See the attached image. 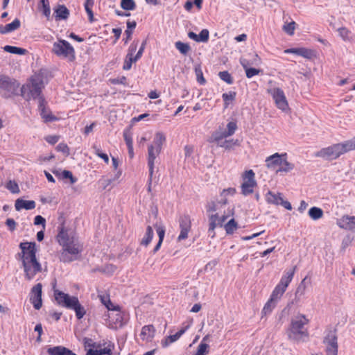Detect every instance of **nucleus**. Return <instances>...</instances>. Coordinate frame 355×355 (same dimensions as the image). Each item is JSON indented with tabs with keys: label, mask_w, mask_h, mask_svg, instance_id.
Returning <instances> with one entry per match:
<instances>
[{
	"label": "nucleus",
	"mask_w": 355,
	"mask_h": 355,
	"mask_svg": "<svg viewBox=\"0 0 355 355\" xmlns=\"http://www.w3.org/2000/svg\"><path fill=\"white\" fill-rule=\"evenodd\" d=\"M228 137H230V135H227V130H223L220 128L219 130L213 132L210 139V141H220V140H223Z\"/></svg>",
	"instance_id": "29"
},
{
	"label": "nucleus",
	"mask_w": 355,
	"mask_h": 355,
	"mask_svg": "<svg viewBox=\"0 0 355 355\" xmlns=\"http://www.w3.org/2000/svg\"><path fill=\"white\" fill-rule=\"evenodd\" d=\"M180 234L178 237V241H180L188 238V234L191 230V223L188 216H184L180 218Z\"/></svg>",
	"instance_id": "13"
},
{
	"label": "nucleus",
	"mask_w": 355,
	"mask_h": 355,
	"mask_svg": "<svg viewBox=\"0 0 355 355\" xmlns=\"http://www.w3.org/2000/svg\"><path fill=\"white\" fill-rule=\"evenodd\" d=\"M110 320L114 322L115 328L122 327L125 324L124 313L119 309Z\"/></svg>",
	"instance_id": "26"
},
{
	"label": "nucleus",
	"mask_w": 355,
	"mask_h": 355,
	"mask_svg": "<svg viewBox=\"0 0 355 355\" xmlns=\"http://www.w3.org/2000/svg\"><path fill=\"white\" fill-rule=\"evenodd\" d=\"M70 309L75 311L76 315L78 319H81L83 318L86 313L84 307L80 304L78 299L77 300V302L72 305V307Z\"/></svg>",
	"instance_id": "33"
},
{
	"label": "nucleus",
	"mask_w": 355,
	"mask_h": 355,
	"mask_svg": "<svg viewBox=\"0 0 355 355\" xmlns=\"http://www.w3.org/2000/svg\"><path fill=\"white\" fill-rule=\"evenodd\" d=\"M93 148L94 149L95 154L99 157L100 158L103 159L104 162L106 164L109 163V157L107 154L102 153L98 148H97L96 146H93Z\"/></svg>",
	"instance_id": "55"
},
{
	"label": "nucleus",
	"mask_w": 355,
	"mask_h": 355,
	"mask_svg": "<svg viewBox=\"0 0 355 355\" xmlns=\"http://www.w3.org/2000/svg\"><path fill=\"white\" fill-rule=\"evenodd\" d=\"M139 59H136V55L134 57L130 54H127L124 60L123 69V70H130L132 67V64L133 62H136Z\"/></svg>",
	"instance_id": "39"
},
{
	"label": "nucleus",
	"mask_w": 355,
	"mask_h": 355,
	"mask_svg": "<svg viewBox=\"0 0 355 355\" xmlns=\"http://www.w3.org/2000/svg\"><path fill=\"white\" fill-rule=\"evenodd\" d=\"M55 18V20H65L69 16V9L64 5H58L54 8Z\"/></svg>",
	"instance_id": "22"
},
{
	"label": "nucleus",
	"mask_w": 355,
	"mask_h": 355,
	"mask_svg": "<svg viewBox=\"0 0 355 355\" xmlns=\"http://www.w3.org/2000/svg\"><path fill=\"white\" fill-rule=\"evenodd\" d=\"M155 228H156L157 235L159 236V241H163L164 235H165L164 227H163L162 225H156Z\"/></svg>",
	"instance_id": "62"
},
{
	"label": "nucleus",
	"mask_w": 355,
	"mask_h": 355,
	"mask_svg": "<svg viewBox=\"0 0 355 355\" xmlns=\"http://www.w3.org/2000/svg\"><path fill=\"white\" fill-rule=\"evenodd\" d=\"M20 26V21L15 19L12 23L8 24L5 26L6 33L14 31L19 28Z\"/></svg>",
	"instance_id": "45"
},
{
	"label": "nucleus",
	"mask_w": 355,
	"mask_h": 355,
	"mask_svg": "<svg viewBox=\"0 0 355 355\" xmlns=\"http://www.w3.org/2000/svg\"><path fill=\"white\" fill-rule=\"evenodd\" d=\"M285 291H286L285 288H283L282 286H280L279 285L277 284L276 286V287L275 288V289L273 290V291L270 295V298L278 302Z\"/></svg>",
	"instance_id": "37"
},
{
	"label": "nucleus",
	"mask_w": 355,
	"mask_h": 355,
	"mask_svg": "<svg viewBox=\"0 0 355 355\" xmlns=\"http://www.w3.org/2000/svg\"><path fill=\"white\" fill-rule=\"evenodd\" d=\"M51 52L60 58L73 62L75 58V51L69 42L64 40H58L53 44Z\"/></svg>",
	"instance_id": "6"
},
{
	"label": "nucleus",
	"mask_w": 355,
	"mask_h": 355,
	"mask_svg": "<svg viewBox=\"0 0 355 355\" xmlns=\"http://www.w3.org/2000/svg\"><path fill=\"white\" fill-rule=\"evenodd\" d=\"M56 149L58 150V151H60V152H62L64 153V154H66L67 155H69V149L67 146V144H63V143H60L59 144L57 147H56Z\"/></svg>",
	"instance_id": "64"
},
{
	"label": "nucleus",
	"mask_w": 355,
	"mask_h": 355,
	"mask_svg": "<svg viewBox=\"0 0 355 355\" xmlns=\"http://www.w3.org/2000/svg\"><path fill=\"white\" fill-rule=\"evenodd\" d=\"M42 284H36L31 289V302L35 309L39 310L42 305Z\"/></svg>",
	"instance_id": "14"
},
{
	"label": "nucleus",
	"mask_w": 355,
	"mask_h": 355,
	"mask_svg": "<svg viewBox=\"0 0 355 355\" xmlns=\"http://www.w3.org/2000/svg\"><path fill=\"white\" fill-rule=\"evenodd\" d=\"M226 233L232 234L238 227V224L234 218L230 220L224 226Z\"/></svg>",
	"instance_id": "43"
},
{
	"label": "nucleus",
	"mask_w": 355,
	"mask_h": 355,
	"mask_svg": "<svg viewBox=\"0 0 355 355\" xmlns=\"http://www.w3.org/2000/svg\"><path fill=\"white\" fill-rule=\"evenodd\" d=\"M19 83L8 76L0 74V89L3 91V96L10 98L18 95Z\"/></svg>",
	"instance_id": "7"
},
{
	"label": "nucleus",
	"mask_w": 355,
	"mask_h": 355,
	"mask_svg": "<svg viewBox=\"0 0 355 355\" xmlns=\"http://www.w3.org/2000/svg\"><path fill=\"white\" fill-rule=\"evenodd\" d=\"M54 296L58 304L63 307L70 309L72 305L77 302L78 297L70 296L59 290H54Z\"/></svg>",
	"instance_id": "12"
},
{
	"label": "nucleus",
	"mask_w": 355,
	"mask_h": 355,
	"mask_svg": "<svg viewBox=\"0 0 355 355\" xmlns=\"http://www.w3.org/2000/svg\"><path fill=\"white\" fill-rule=\"evenodd\" d=\"M282 29L289 35H293L294 34V31L295 29V22L291 21L290 23L285 24L283 26Z\"/></svg>",
	"instance_id": "48"
},
{
	"label": "nucleus",
	"mask_w": 355,
	"mask_h": 355,
	"mask_svg": "<svg viewBox=\"0 0 355 355\" xmlns=\"http://www.w3.org/2000/svg\"><path fill=\"white\" fill-rule=\"evenodd\" d=\"M307 277H306L304 278L301 282L297 286L295 293V299L294 301L292 302H297L300 301L301 297L305 294L306 289V280Z\"/></svg>",
	"instance_id": "25"
},
{
	"label": "nucleus",
	"mask_w": 355,
	"mask_h": 355,
	"mask_svg": "<svg viewBox=\"0 0 355 355\" xmlns=\"http://www.w3.org/2000/svg\"><path fill=\"white\" fill-rule=\"evenodd\" d=\"M227 135L232 136L237 129L236 123L233 121L229 122L227 125Z\"/></svg>",
	"instance_id": "59"
},
{
	"label": "nucleus",
	"mask_w": 355,
	"mask_h": 355,
	"mask_svg": "<svg viewBox=\"0 0 355 355\" xmlns=\"http://www.w3.org/2000/svg\"><path fill=\"white\" fill-rule=\"evenodd\" d=\"M209 345H199L196 352L193 355H207L209 353Z\"/></svg>",
	"instance_id": "49"
},
{
	"label": "nucleus",
	"mask_w": 355,
	"mask_h": 355,
	"mask_svg": "<svg viewBox=\"0 0 355 355\" xmlns=\"http://www.w3.org/2000/svg\"><path fill=\"white\" fill-rule=\"evenodd\" d=\"M309 320L305 315L299 313L292 318L288 330V337L295 342H304L309 337L307 329L304 327Z\"/></svg>",
	"instance_id": "5"
},
{
	"label": "nucleus",
	"mask_w": 355,
	"mask_h": 355,
	"mask_svg": "<svg viewBox=\"0 0 355 355\" xmlns=\"http://www.w3.org/2000/svg\"><path fill=\"white\" fill-rule=\"evenodd\" d=\"M161 150L153 145H150L148 148V165L149 167L150 175L153 176L154 173L155 160Z\"/></svg>",
	"instance_id": "17"
},
{
	"label": "nucleus",
	"mask_w": 355,
	"mask_h": 355,
	"mask_svg": "<svg viewBox=\"0 0 355 355\" xmlns=\"http://www.w3.org/2000/svg\"><path fill=\"white\" fill-rule=\"evenodd\" d=\"M41 3L43 7V14L49 19L51 15V9L48 0H41Z\"/></svg>",
	"instance_id": "54"
},
{
	"label": "nucleus",
	"mask_w": 355,
	"mask_h": 355,
	"mask_svg": "<svg viewBox=\"0 0 355 355\" xmlns=\"http://www.w3.org/2000/svg\"><path fill=\"white\" fill-rule=\"evenodd\" d=\"M341 155L339 144H337L327 148H322L317 152L315 155L327 160H334L339 157Z\"/></svg>",
	"instance_id": "11"
},
{
	"label": "nucleus",
	"mask_w": 355,
	"mask_h": 355,
	"mask_svg": "<svg viewBox=\"0 0 355 355\" xmlns=\"http://www.w3.org/2000/svg\"><path fill=\"white\" fill-rule=\"evenodd\" d=\"M218 76L221 80H223V81L226 82L228 84H232L233 83V79L230 73L227 71L219 72Z\"/></svg>",
	"instance_id": "50"
},
{
	"label": "nucleus",
	"mask_w": 355,
	"mask_h": 355,
	"mask_svg": "<svg viewBox=\"0 0 355 355\" xmlns=\"http://www.w3.org/2000/svg\"><path fill=\"white\" fill-rule=\"evenodd\" d=\"M194 69H195V73H196V78H197V81L201 85L205 84L206 81H205V78L203 77V73H202L200 65V64L196 65Z\"/></svg>",
	"instance_id": "47"
},
{
	"label": "nucleus",
	"mask_w": 355,
	"mask_h": 355,
	"mask_svg": "<svg viewBox=\"0 0 355 355\" xmlns=\"http://www.w3.org/2000/svg\"><path fill=\"white\" fill-rule=\"evenodd\" d=\"M260 62H261V59L259 58V57L258 56L257 54L254 55V58L251 63L249 62V60H248L245 58H241V60H240V63H241V66L243 67V69H245V71L246 70V69L249 68V66L250 64H259L260 63Z\"/></svg>",
	"instance_id": "40"
},
{
	"label": "nucleus",
	"mask_w": 355,
	"mask_h": 355,
	"mask_svg": "<svg viewBox=\"0 0 355 355\" xmlns=\"http://www.w3.org/2000/svg\"><path fill=\"white\" fill-rule=\"evenodd\" d=\"M36 203L34 200H26L21 198H18L15 200V207L17 211H20L22 209L26 210H31L35 208Z\"/></svg>",
	"instance_id": "20"
},
{
	"label": "nucleus",
	"mask_w": 355,
	"mask_h": 355,
	"mask_svg": "<svg viewBox=\"0 0 355 355\" xmlns=\"http://www.w3.org/2000/svg\"><path fill=\"white\" fill-rule=\"evenodd\" d=\"M153 237V230L152 227L148 225L146 228V232L144 237L141 241V245L147 246L150 241H152Z\"/></svg>",
	"instance_id": "34"
},
{
	"label": "nucleus",
	"mask_w": 355,
	"mask_h": 355,
	"mask_svg": "<svg viewBox=\"0 0 355 355\" xmlns=\"http://www.w3.org/2000/svg\"><path fill=\"white\" fill-rule=\"evenodd\" d=\"M176 49L183 55H186L190 51L191 47L189 44L184 43L180 41L176 42L175 44Z\"/></svg>",
	"instance_id": "41"
},
{
	"label": "nucleus",
	"mask_w": 355,
	"mask_h": 355,
	"mask_svg": "<svg viewBox=\"0 0 355 355\" xmlns=\"http://www.w3.org/2000/svg\"><path fill=\"white\" fill-rule=\"evenodd\" d=\"M21 252L18 254L24 271L25 278L30 281L42 271V266L36 257V243L22 242L19 244Z\"/></svg>",
	"instance_id": "4"
},
{
	"label": "nucleus",
	"mask_w": 355,
	"mask_h": 355,
	"mask_svg": "<svg viewBox=\"0 0 355 355\" xmlns=\"http://www.w3.org/2000/svg\"><path fill=\"white\" fill-rule=\"evenodd\" d=\"M342 155L349 151L355 150V138L346 141L344 143L338 144Z\"/></svg>",
	"instance_id": "30"
},
{
	"label": "nucleus",
	"mask_w": 355,
	"mask_h": 355,
	"mask_svg": "<svg viewBox=\"0 0 355 355\" xmlns=\"http://www.w3.org/2000/svg\"><path fill=\"white\" fill-rule=\"evenodd\" d=\"M155 331V328L153 324L145 325L141 328L139 336L143 341L149 343L154 338Z\"/></svg>",
	"instance_id": "18"
},
{
	"label": "nucleus",
	"mask_w": 355,
	"mask_h": 355,
	"mask_svg": "<svg viewBox=\"0 0 355 355\" xmlns=\"http://www.w3.org/2000/svg\"><path fill=\"white\" fill-rule=\"evenodd\" d=\"M69 179L71 184H74L77 181V178L73 177L72 173L67 170L62 171V180Z\"/></svg>",
	"instance_id": "53"
},
{
	"label": "nucleus",
	"mask_w": 355,
	"mask_h": 355,
	"mask_svg": "<svg viewBox=\"0 0 355 355\" xmlns=\"http://www.w3.org/2000/svg\"><path fill=\"white\" fill-rule=\"evenodd\" d=\"M282 194L280 193H275L269 191L266 195V200L269 204L279 205L282 200Z\"/></svg>",
	"instance_id": "28"
},
{
	"label": "nucleus",
	"mask_w": 355,
	"mask_h": 355,
	"mask_svg": "<svg viewBox=\"0 0 355 355\" xmlns=\"http://www.w3.org/2000/svg\"><path fill=\"white\" fill-rule=\"evenodd\" d=\"M285 53H293L300 55L304 58L311 60L316 57V53L314 50L306 48H291L284 50Z\"/></svg>",
	"instance_id": "15"
},
{
	"label": "nucleus",
	"mask_w": 355,
	"mask_h": 355,
	"mask_svg": "<svg viewBox=\"0 0 355 355\" xmlns=\"http://www.w3.org/2000/svg\"><path fill=\"white\" fill-rule=\"evenodd\" d=\"M121 7L125 10H133L136 7L134 0H121Z\"/></svg>",
	"instance_id": "44"
},
{
	"label": "nucleus",
	"mask_w": 355,
	"mask_h": 355,
	"mask_svg": "<svg viewBox=\"0 0 355 355\" xmlns=\"http://www.w3.org/2000/svg\"><path fill=\"white\" fill-rule=\"evenodd\" d=\"M165 139V136L162 132H157L155 136L154 144L153 146L158 148V150H161Z\"/></svg>",
	"instance_id": "38"
},
{
	"label": "nucleus",
	"mask_w": 355,
	"mask_h": 355,
	"mask_svg": "<svg viewBox=\"0 0 355 355\" xmlns=\"http://www.w3.org/2000/svg\"><path fill=\"white\" fill-rule=\"evenodd\" d=\"M34 225H42L43 230H44L45 226H46V220L42 216H40V215L36 216L34 219Z\"/></svg>",
	"instance_id": "61"
},
{
	"label": "nucleus",
	"mask_w": 355,
	"mask_h": 355,
	"mask_svg": "<svg viewBox=\"0 0 355 355\" xmlns=\"http://www.w3.org/2000/svg\"><path fill=\"white\" fill-rule=\"evenodd\" d=\"M189 325L186 326L184 328L181 329L179 330L174 335H170L167 336L164 341H162V345L163 347H168L170 344L172 343L175 342L178 340L181 336L184 334V332L187 331V329L189 328Z\"/></svg>",
	"instance_id": "23"
},
{
	"label": "nucleus",
	"mask_w": 355,
	"mask_h": 355,
	"mask_svg": "<svg viewBox=\"0 0 355 355\" xmlns=\"http://www.w3.org/2000/svg\"><path fill=\"white\" fill-rule=\"evenodd\" d=\"M338 33L339 35L344 40H349V31L345 28L342 27L338 28Z\"/></svg>",
	"instance_id": "58"
},
{
	"label": "nucleus",
	"mask_w": 355,
	"mask_h": 355,
	"mask_svg": "<svg viewBox=\"0 0 355 355\" xmlns=\"http://www.w3.org/2000/svg\"><path fill=\"white\" fill-rule=\"evenodd\" d=\"M3 50L8 53L17 55H24L27 52L24 49L10 45L5 46Z\"/></svg>",
	"instance_id": "35"
},
{
	"label": "nucleus",
	"mask_w": 355,
	"mask_h": 355,
	"mask_svg": "<svg viewBox=\"0 0 355 355\" xmlns=\"http://www.w3.org/2000/svg\"><path fill=\"white\" fill-rule=\"evenodd\" d=\"M123 137L124 140L128 146H132V135L130 131L125 130L123 132Z\"/></svg>",
	"instance_id": "63"
},
{
	"label": "nucleus",
	"mask_w": 355,
	"mask_h": 355,
	"mask_svg": "<svg viewBox=\"0 0 355 355\" xmlns=\"http://www.w3.org/2000/svg\"><path fill=\"white\" fill-rule=\"evenodd\" d=\"M323 343L327 355H338V345L336 331H329L324 336Z\"/></svg>",
	"instance_id": "8"
},
{
	"label": "nucleus",
	"mask_w": 355,
	"mask_h": 355,
	"mask_svg": "<svg viewBox=\"0 0 355 355\" xmlns=\"http://www.w3.org/2000/svg\"><path fill=\"white\" fill-rule=\"evenodd\" d=\"M277 302L274 300L273 299L270 298L268 300V301L266 303L262 313L264 315H267L268 313H270L274 309V308L276 306Z\"/></svg>",
	"instance_id": "42"
},
{
	"label": "nucleus",
	"mask_w": 355,
	"mask_h": 355,
	"mask_svg": "<svg viewBox=\"0 0 355 355\" xmlns=\"http://www.w3.org/2000/svg\"><path fill=\"white\" fill-rule=\"evenodd\" d=\"M254 175V173L251 169L245 171L243 174L244 182L241 184V191L244 196L253 193L254 187L257 185Z\"/></svg>",
	"instance_id": "10"
},
{
	"label": "nucleus",
	"mask_w": 355,
	"mask_h": 355,
	"mask_svg": "<svg viewBox=\"0 0 355 355\" xmlns=\"http://www.w3.org/2000/svg\"><path fill=\"white\" fill-rule=\"evenodd\" d=\"M214 142L217 144L218 146L223 148L225 150H230V149L233 148V147L234 146L239 145L238 140H234V139H230V140L223 139V140H220V141H214Z\"/></svg>",
	"instance_id": "31"
},
{
	"label": "nucleus",
	"mask_w": 355,
	"mask_h": 355,
	"mask_svg": "<svg viewBox=\"0 0 355 355\" xmlns=\"http://www.w3.org/2000/svg\"><path fill=\"white\" fill-rule=\"evenodd\" d=\"M337 225L345 230L355 232V216L343 215L337 220Z\"/></svg>",
	"instance_id": "16"
},
{
	"label": "nucleus",
	"mask_w": 355,
	"mask_h": 355,
	"mask_svg": "<svg viewBox=\"0 0 355 355\" xmlns=\"http://www.w3.org/2000/svg\"><path fill=\"white\" fill-rule=\"evenodd\" d=\"M105 307L111 311L110 313H109V318H112L114 316V313L116 311H117L119 309H120L119 306L114 305L111 301L107 303V304L105 305Z\"/></svg>",
	"instance_id": "56"
},
{
	"label": "nucleus",
	"mask_w": 355,
	"mask_h": 355,
	"mask_svg": "<svg viewBox=\"0 0 355 355\" xmlns=\"http://www.w3.org/2000/svg\"><path fill=\"white\" fill-rule=\"evenodd\" d=\"M261 69H257L255 68H250V67H249L248 69H246V70H245V74L248 78H251L253 76L259 74V73H261Z\"/></svg>",
	"instance_id": "57"
},
{
	"label": "nucleus",
	"mask_w": 355,
	"mask_h": 355,
	"mask_svg": "<svg viewBox=\"0 0 355 355\" xmlns=\"http://www.w3.org/2000/svg\"><path fill=\"white\" fill-rule=\"evenodd\" d=\"M268 92L272 95L277 107L283 112H288L289 107L284 91L277 87L270 89Z\"/></svg>",
	"instance_id": "9"
},
{
	"label": "nucleus",
	"mask_w": 355,
	"mask_h": 355,
	"mask_svg": "<svg viewBox=\"0 0 355 355\" xmlns=\"http://www.w3.org/2000/svg\"><path fill=\"white\" fill-rule=\"evenodd\" d=\"M116 269V267L112 264H107L103 266L102 272L108 275L113 274Z\"/></svg>",
	"instance_id": "60"
},
{
	"label": "nucleus",
	"mask_w": 355,
	"mask_h": 355,
	"mask_svg": "<svg viewBox=\"0 0 355 355\" xmlns=\"http://www.w3.org/2000/svg\"><path fill=\"white\" fill-rule=\"evenodd\" d=\"M46 352L49 355H77L71 350L61 345L49 347Z\"/></svg>",
	"instance_id": "21"
},
{
	"label": "nucleus",
	"mask_w": 355,
	"mask_h": 355,
	"mask_svg": "<svg viewBox=\"0 0 355 355\" xmlns=\"http://www.w3.org/2000/svg\"><path fill=\"white\" fill-rule=\"evenodd\" d=\"M6 187L12 193H19L20 192L19 186L15 181L9 180Z\"/></svg>",
	"instance_id": "46"
},
{
	"label": "nucleus",
	"mask_w": 355,
	"mask_h": 355,
	"mask_svg": "<svg viewBox=\"0 0 355 355\" xmlns=\"http://www.w3.org/2000/svg\"><path fill=\"white\" fill-rule=\"evenodd\" d=\"M282 159V154L276 153L266 158V165L268 168L275 169L277 166L280 167Z\"/></svg>",
	"instance_id": "19"
},
{
	"label": "nucleus",
	"mask_w": 355,
	"mask_h": 355,
	"mask_svg": "<svg viewBox=\"0 0 355 355\" xmlns=\"http://www.w3.org/2000/svg\"><path fill=\"white\" fill-rule=\"evenodd\" d=\"M227 204V199L221 197L219 200H211L207 202L206 209L209 215V229L208 232L213 238L215 236V228L217 225L222 226L223 223L231 216L234 214V208H227L225 209Z\"/></svg>",
	"instance_id": "3"
},
{
	"label": "nucleus",
	"mask_w": 355,
	"mask_h": 355,
	"mask_svg": "<svg viewBox=\"0 0 355 355\" xmlns=\"http://www.w3.org/2000/svg\"><path fill=\"white\" fill-rule=\"evenodd\" d=\"M44 88V83L40 76L35 75L30 80V83L24 85L20 89L21 95L26 100L38 99V107L42 117L45 121H51L55 119L51 114H46L45 101L41 96L42 90Z\"/></svg>",
	"instance_id": "2"
},
{
	"label": "nucleus",
	"mask_w": 355,
	"mask_h": 355,
	"mask_svg": "<svg viewBox=\"0 0 355 355\" xmlns=\"http://www.w3.org/2000/svg\"><path fill=\"white\" fill-rule=\"evenodd\" d=\"M282 156H283V159L282 160L281 166L276 171L277 173H278V172H286V173H287V172H289V171H292L294 168V164L287 161V159H286V158H287L286 153L282 154Z\"/></svg>",
	"instance_id": "27"
},
{
	"label": "nucleus",
	"mask_w": 355,
	"mask_h": 355,
	"mask_svg": "<svg viewBox=\"0 0 355 355\" xmlns=\"http://www.w3.org/2000/svg\"><path fill=\"white\" fill-rule=\"evenodd\" d=\"M236 93L234 92H230L229 93H224L222 96L225 101V107H227L228 101H233L235 98Z\"/></svg>",
	"instance_id": "51"
},
{
	"label": "nucleus",
	"mask_w": 355,
	"mask_h": 355,
	"mask_svg": "<svg viewBox=\"0 0 355 355\" xmlns=\"http://www.w3.org/2000/svg\"><path fill=\"white\" fill-rule=\"evenodd\" d=\"M309 216L313 220H318L323 216V211L319 207H313L309 209Z\"/></svg>",
	"instance_id": "36"
},
{
	"label": "nucleus",
	"mask_w": 355,
	"mask_h": 355,
	"mask_svg": "<svg viewBox=\"0 0 355 355\" xmlns=\"http://www.w3.org/2000/svg\"><path fill=\"white\" fill-rule=\"evenodd\" d=\"M57 240L62 247L59 259L64 263H69L78 259L82 246L73 231L67 230L62 225L59 230Z\"/></svg>",
	"instance_id": "1"
},
{
	"label": "nucleus",
	"mask_w": 355,
	"mask_h": 355,
	"mask_svg": "<svg viewBox=\"0 0 355 355\" xmlns=\"http://www.w3.org/2000/svg\"><path fill=\"white\" fill-rule=\"evenodd\" d=\"M295 269L296 266H294L292 269H290L288 271H286V275L282 277L278 285H279L283 288H285L286 290V288L288 287L290 282L293 279Z\"/></svg>",
	"instance_id": "24"
},
{
	"label": "nucleus",
	"mask_w": 355,
	"mask_h": 355,
	"mask_svg": "<svg viewBox=\"0 0 355 355\" xmlns=\"http://www.w3.org/2000/svg\"><path fill=\"white\" fill-rule=\"evenodd\" d=\"M86 355H112V349L110 348V345L98 350L89 349Z\"/></svg>",
	"instance_id": "32"
},
{
	"label": "nucleus",
	"mask_w": 355,
	"mask_h": 355,
	"mask_svg": "<svg viewBox=\"0 0 355 355\" xmlns=\"http://www.w3.org/2000/svg\"><path fill=\"white\" fill-rule=\"evenodd\" d=\"M209 33L207 29H202L198 35V42H207L209 40Z\"/></svg>",
	"instance_id": "52"
}]
</instances>
